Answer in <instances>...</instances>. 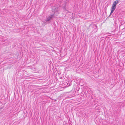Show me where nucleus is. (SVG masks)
I'll return each instance as SVG.
<instances>
[{"label":"nucleus","mask_w":125,"mask_h":125,"mask_svg":"<svg viewBox=\"0 0 125 125\" xmlns=\"http://www.w3.org/2000/svg\"><path fill=\"white\" fill-rule=\"evenodd\" d=\"M115 8L112 6V7L111 8V10L110 14V15H111L113 13L114 11L115 10Z\"/></svg>","instance_id":"nucleus-4"},{"label":"nucleus","mask_w":125,"mask_h":125,"mask_svg":"<svg viewBox=\"0 0 125 125\" xmlns=\"http://www.w3.org/2000/svg\"><path fill=\"white\" fill-rule=\"evenodd\" d=\"M55 16L54 14H53L52 15L49 16L47 17L46 21H49L51 20Z\"/></svg>","instance_id":"nucleus-1"},{"label":"nucleus","mask_w":125,"mask_h":125,"mask_svg":"<svg viewBox=\"0 0 125 125\" xmlns=\"http://www.w3.org/2000/svg\"><path fill=\"white\" fill-rule=\"evenodd\" d=\"M95 28H96V27L97 28V26H95Z\"/></svg>","instance_id":"nucleus-5"},{"label":"nucleus","mask_w":125,"mask_h":125,"mask_svg":"<svg viewBox=\"0 0 125 125\" xmlns=\"http://www.w3.org/2000/svg\"><path fill=\"white\" fill-rule=\"evenodd\" d=\"M119 1L116 0L113 3L112 6L115 8H116V5L119 2Z\"/></svg>","instance_id":"nucleus-3"},{"label":"nucleus","mask_w":125,"mask_h":125,"mask_svg":"<svg viewBox=\"0 0 125 125\" xmlns=\"http://www.w3.org/2000/svg\"><path fill=\"white\" fill-rule=\"evenodd\" d=\"M58 11V8L57 7L54 6L52 8V11L54 12V14L55 13Z\"/></svg>","instance_id":"nucleus-2"},{"label":"nucleus","mask_w":125,"mask_h":125,"mask_svg":"<svg viewBox=\"0 0 125 125\" xmlns=\"http://www.w3.org/2000/svg\"><path fill=\"white\" fill-rule=\"evenodd\" d=\"M110 15L109 16V17H110Z\"/></svg>","instance_id":"nucleus-6"}]
</instances>
